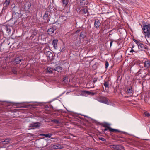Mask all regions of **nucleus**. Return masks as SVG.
Masks as SVG:
<instances>
[{
  "mask_svg": "<svg viewBox=\"0 0 150 150\" xmlns=\"http://www.w3.org/2000/svg\"><path fill=\"white\" fill-rule=\"evenodd\" d=\"M101 125L103 127H105V128L102 131L103 132H105V131L109 130L110 132H120V131L118 129H114L111 128L110 127V124L106 122L103 123L101 124Z\"/></svg>",
  "mask_w": 150,
  "mask_h": 150,
  "instance_id": "obj_1",
  "label": "nucleus"
},
{
  "mask_svg": "<svg viewBox=\"0 0 150 150\" xmlns=\"http://www.w3.org/2000/svg\"><path fill=\"white\" fill-rule=\"evenodd\" d=\"M112 149L116 150H123L124 147L120 145H111L109 146Z\"/></svg>",
  "mask_w": 150,
  "mask_h": 150,
  "instance_id": "obj_2",
  "label": "nucleus"
},
{
  "mask_svg": "<svg viewBox=\"0 0 150 150\" xmlns=\"http://www.w3.org/2000/svg\"><path fill=\"white\" fill-rule=\"evenodd\" d=\"M142 30L145 33L150 32V25H146L143 26Z\"/></svg>",
  "mask_w": 150,
  "mask_h": 150,
  "instance_id": "obj_3",
  "label": "nucleus"
},
{
  "mask_svg": "<svg viewBox=\"0 0 150 150\" xmlns=\"http://www.w3.org/2000/svg\"><path fill=\"white\" fill-rule=\"evenodd\" d=\"M56 30V29L54 27H52L49 29L47 30V33L48 35L53 36L55 34L54 32Z\"/></svg>",
  "mask_w": 150,
  "mask_h": 150,
  "instance_id": "obj_4",
  "label": "nucleus"
},
{
  "mask_svg": "<svg viewBox=\"0 0 150 150\" xmlns=\"http://www.w3.org/2000/svg\"><path fill=\"white\" fill-rule=\"evenodd\" d=\"M99 101L104 104H108V98L105 97H101Z\"/></svg>",
  "mask_w": 150,
  "mask_h": 150,
  "instance_id": "obj_5",
  "label": "nucleus"
},
{
  "mask_svg": "<svg viewBox=\"0 0 150 150\" xmlns=\"http://www.w3.org/2000/svg\"><path fill=\"white\" fill-rule=\"evenodd\" d=\"M10 2V0H6L3 4V9H6L8 7Z\"/></svg>",
  "mask_w": 150,
  "mask_h": 150,
  "instance_id": "obj_6",
  "label": "nucleus"
},
{
  "mask_svg": "<svg viewBox=\"0 0 150 150\" xmlns=\"http://www.w3.org/2000/svg\"><path fill=\"white\" fill-rule=\"evenodd\" d=\"M58 40L57 39H54L52 41V43L53 45V47L55 49H57V43Z\"/></svg>",
  "mask_w": 150,
  "mask_h": 150,
  "instance_id": "obj_7",
  "label": "nucleus"
},
{
  "mask_svg": "<svg viewBox=\"0 0 150 150\" xmlns=\"http://www.w3.org/2000/svg\"><path fill=\"white\" fill-rule=\"evenodd\" d=\"M31 7V4L29 3H26L25 5L24 9L25 11L27 12L30 11V8Z\"/></svg>",
  "mask_w": 150,
  "mask_h": 150,
  "instance_id": "obj_8",
  "label": "nucleus"
},
{
  "mask_svg": "<svg viewBox=\"0 0 150 150\" xmlns=\"http://www.w3.org/2000/svg\"><path fill=\"white\" fill-rule=\"evenodd\" d=\"M40 126V124L39 122H35L30 124V126L33 128H37Z\"/></svg>",
  "mask_w": 150,
  "mask_h": 150,
  "instance_id": "obj_9",
  "label": "nucleus"
},
{
  "mask_svg": "<svg viewBox=\"0 0 150 150\" xmlns=\"http://www.w3.org/2000/svg\"><path fill=\"white\" fill-rule=\"evenodd\" d=\"M23 60L22 58L21 57H18L15 59L14 62L15 63H16V64L19 63L20 62Z\"/></svg>",
  "mask_w": 150,
  "mask_h": 150,
  "instance_id": "obj_10",
  "label": "nucleus"
},
{
  "mask_svg": "<svg viewBox=\"0 0 150 150\" xmlns=\"http://www.w3.org/2000/svg\"><path fill=\"white\" fill-rule=\"evenodd\" d=\"M20 16V14L19 13L17 12H16L14 11L12 17L14 18L17 19Z\"/></svg>",
  "mask_w": 150,
  "mask_h": 150,
  "instance_id": "obj_11",
  "label": "nucleus"
},
{
  "mask_svg": "<svg viewBox=\"0 0 150 150\" xmlns=\"http://www.w3.org/2000/svg\"><path fill=\"white\" fill-rule=\"evenodd\" d=\"M100 25V21L99 20H96L94 23L95 27L96 28H98Z\"/></svg>",
  "mask_w": 150,
  "mask_h": 150,
  "instance_id": "obj_12",
  "label": "nucleus"
},
{
  "mask_svg": "<svg viewBox=\"0 0 150 150\" xmlns=\"http://www.w3.org/2000/svg\"><path fill=\"white\" fill-rule=\"evenodd\" d=\"M82 93L83 94L86 95H93L94 93L92 92H90L89 91H82Z\"/></svg>",
  "mask_w": 150,
  "mask_h": 150,
  "instance_id": "obj_13",
  "label": "nucleus"
},
{
  "mask_svg": "<svg viewBox=\"0 0 150 150\" xmlns=\"http://www.w3.org/2000/svg\"><path fill=\"white\" fill-rule=\"evenodd\" d=\"M133 92L132 87L131 86L130 88H128L127 91V94H132Z\"/></svg>",
  "mask_w": 150,
  "mask_h": 150,
  "instance_id": "obj_14",
  "label": "nucleus"
},
{
  "mask_svg": "<svg viewBox=\"0 0 150 150\" xmlns=\"http://www.w3.org/2000/svg\"><path fill=\"white\" fill-rule=\"evenodd\" d=\"M80 36L83 38H84L86 36V32L85 31H82L80 33Z\"/></svg>",
  "mask_w": 150,
  "mask_h": 150,
  "instance_id": "obj_15",
  "label": "nucleus"
},
{
  "mask_svg": "<svg viewBox=\"0 0 150 150\" xmlns=\"http://www.w3.org/2000/svg\"><path fill=\"white\" fill-rule=\"evenodd\" d=\"M49 14V11H46L44 15L43 16V18L44 20H46Z\"/></svg>",
  "mask_w": 150,
  "mask_h": 150,
  "instance_id": "obj_16",
  "label": "nucleus"
},
{
  "mask_svg": "<svg viewBox=\"0 0 150 150\" xmlns=\"http://www.w3.org/2000/svg\"><path fill=\"white\" fill-rule=\"evenodd\" d=\"M46 55L47 57L50 58L52 56V53L50 51H47L46 52Z\"/></svg>",
  "mask_w": 150,
  "mask_h": 150,
  "instance_id": "obj_17",
  "label": "nucleus"
},
{
  "mask_svg": "<svg viewBox=\"0 0 150 150\" xmlns=\"http://www.w3.org/2000/svg\"><path fill=\"white\" fill-rule=\"evenodd\" d=\"M52 70L53 69L52 68H51L50 67L48 66L46 72L50 74L52 73Z\"/></svg>",
  "mask_w": 150,
  "mask_h": 150,
  "instance_id": "obj_18",
  "label": "nucleus"
},
{
  "mask_svg": "<svg viewBox=\"0 0 150 150\" xmlns=\"http://www.w3.org/2000/svg\"><path fill=\"white\" fill-rule=\"evenodd\" d=\"M55 70L58 72H60L62 70V68L61 66H57L55 68Z\"/></svg>",
  "mask_w": 150,
  "mask_h": 150,
  "instance_id": "obj_19",
  "label": "nucleus"
},
{
  "mask_svg": "<svg viewBox=\"0 0 150 150\" xmlns=\"http://www.w3.org/2000/svg\"><path fill=\"white\" fill-rule=\"evenodd\" d=\"M69 63L67 62V61L66 60H64L63 61H61V64L60 65H68L69 64Z\"/></svg>",
  "mask_w": 150,
  "mask_h": 150,
  "instance_id": "obj_20",
  "label": "nucleus"
},
{
  "mask_svg": "<svg viewBox=\"0 0 150 150\" xmlns=\"http://www.w3.org/2000/svg\"><path fill=\"white\" fill-rule=\"evenodd\" d=\"M69 0H62V3L63 4V5L65 6L68 4Z\"/></svg>",
  "mask_w": 150,
  "mask_h": 150,
  "instance_id": "obj_21",
  "label": "nucleus"
},
{
  "mask_svg": "<svg viewBox=\"0 0 150 150\" xmlns=\"http://www.w3.org/2000/svg\"><path fill=\"white\" fill-rule=\"evenodd\" d=\"M42 135L45 136L46 137H50L52 135V134L51 133H49L45 134H43Z\"/></svg>",
  "mask_w": 150,
  "mask_h": 150,
  "instance_id": "obj_22",
  "label": "nucleus"
},
{
  "mask_svg": "<svg viewBox=\"0 0 150 150\" xmlns=\"http://www.w3.org/2000/svg\"><path fill=\"white\" fill-rule=\"evenodd\" d=\"M63 81L65 83H67L68 82L67 78L66 77H64L63 79Z\"/></svg>",
  "mask_w": 150,
  "mask_h": 150,
  "instance_id": "obj_23",
  "label": "nucleus"
},
{
  "mask_svg": "<svg viewBox=\"0 0 150 150\" xmlns=\"http://www.w3.org/2000/svg\"><path fill=\"white\" fill-rule=\"evenodd\" d=\"M150 65V62H149L147 60L146 61H145L144 62V66H149Z\"/></svg>",
  "mask_w": 150,
  "mask_h": 150,
  "instance_id": "obj_24",
  "label": "nucleus"
},
{
  "mask_svg": "<svg viewBox=\"0 0 150 150\" xmlns=\"http://www.w3.org/2000/svg\"><path fill=\"white\" fill-rule=\"evenodd\" d=\"M57 149H59L62 148L63 146L59 144H56Z\"/></svg>",
  "mask_w": 150,
  "mask_h": 150,
  "instance_id": "obj_25",
  "label": "nucleus"
},
{
  "mask_svg": "<svg viewBox=\"0 0 150 150\" xmlns=\"http://www.w3.org/2000/svg\"><path fill=\"white\" fill-rule=\"evenodd\" d=\"M138 46L139 48H140L142 49H143L144 47V45L142 43H140Z\"/></svg>",
  "mask_w": 150,
  "mask_h": 150,
  "instance_id": "obj_26",
  "label": "nucleus"
},
{
  "mask_svg": "<svg viewBox=\"0 0 150 150\" xmlns=\"http://www.w3.org/2000/svg\"><path fill=\"white\" fill-rule=\"evenodd\" d=\"M11 140V139H6L4 142H5V144H7Z\"/></svg>",
  "mask_w": 150,
  "mask_h": 150,
  "instance_id": "obj_27",
  "label": "nucleus"
},
{
  "mask_svg": "<svg viewBox=\"0 0 150 150\" xmlns=\"http://www.w3.org/2000/svg\"><path fill=\"white\" fill-rule=\"evenodd\" d=\"M144 115L146 117H149L150 116V114L147 112H145L144 114Z\"/></svg>",
  "mask_w": 150,
  "mask_h": 150,
  "instance_id": "obj_28",
  "label": "nucleus"
},
{
  "mask_svg": "<svg viewBox=\"0 0 150 150\" xmlns=\"http://www.w3.org/2000/svg\"><path fill=\"white\" fill-rule=\"evenodd\" d=\"M52 122L57 124H58L59 123V121L57 119L53 120L52 121Z\"/></svg>",
  "mask_w": 150,
  "mask_h": 150,
  "instance_id": "obj_29",
  "label": "nucleus"
},
{
  "mask_svg": "<svg viewBox=\"0 0 150 150\" xmlns=\"http://www.w3.org/2000/svg\"><path fill=\"white\" fill-rule=\"evenodd\" d=\"M99 140H101L103 142L105 141H106V140L105 139L102 137H99Z\"/></svg>",
  "mask_w": 150,
  "mask_h": 150,
  "instance_id": "obj_30",
  "label": "nucleus"
},
{
  "mask_svg": "<svg viewBox=\"0 0 150 150\" xmlns=\"http://www.w3.org/2000/svg\"><path fill=\"white\" fill-rule=\"evenodd\" d=\"M133 41L137 45H138L140 43L139 41L135 39H133Z\"/></svg>",
  "mask_w": 150,
  "mask_h": 150,
  "instance_id": "obj_31",
  "label": "nucleus"
},
{
  "mask_svg": "<svg viewBox=\"0 0 150 150\" xmlns=\"http://www.w3.org/2000/svg\"><path fill=\"white\" fill-rule=\"evenodd\" d=\"M12 71L14 74H16L17 73V71L15 68H14L13 69Z\"/></svg>",
  "mask_w": 150,
  "mask_h": 150,
  "instance_id": "obj_32",
  "label": "nucleus"
},
{
  "mask_svg": "<svg viewBox=\"0 0 150 150\" xmlns=\"http://www.w3.org/2000/svg\"><path fill=\"white\" fill-rule=\"evenodd\" d=\"M52 148L53 149H57V148L56 145V144L55 145H53L52 146Z\"/></svg>",
  "mask_w": 150,
  "mask_h": 150,
  "instance_id": "obj_33",
  "label": "nucleus"
},
{
  "mask_svg": "<svg viewBox=\"0 0 150 150\" xmlns=\"http://www.w3.org/2000/svg\"><path fill=\"white\" fill-rule=\"evenodd\" d=\"M104 85L106 87H108L109 86V85L107 82H105L104 83Z\"/></svg>",
  "mask_w": 150,
  "mask_h": 150,
  "instance_id": "obj_34",
  "label": "nucleus"
},
{
  "mask_svg": "<svg viewBox=\"0 0 150 150\" xmlns=\"http://www.w3.org/2000/svg\"><path fill=\"white\" fill-rule=\"evenodd\" d=\"M114 42V40L113 39H111L110 40V47H111L112 45V43Z\"/></svg>",
  "mask_w": 150,
  "mask_h": 150,
  "instance_id": "obj_35",
  "label": "nucleus"
},
{
  "mask_svg": "<svg viewBox=\"0 0 150 150\" xmlns=\"http://www.w3.org/2000/svg\"><path fill=\"white\" fill-rule=\"evenodd\" d=\"M88 12V10L87 9H83L84 14H86Z\"/></svg>",
  "mask_w": 150,
  "mask_h": 150,
  "instance_id": "obj_36",
  "label": "nucleus"
},
{
  "mask_svg": "<svg viewBox=\"0 0 150 150\" xmlns=\"http://www.w3.org/2000/svg\"><path fill=\"white\" fill-rule=\"evenodd\" d=\"M37 34V33L36 32H34L31 35V37H34V36L35 35Z\"/></svg>",
  "mask_w": 150,
  "mask_h": 150,
  "instance_id": "obj_37",
  "label": "nucleus"
},
{
  "mask_svg": "<svg viewBox=\"0 0 150 150\" xmlns=\"http://www.w3.org/2000/svg\"><path fill=\"white\" fill-rule=\"evenodd\" d=\"M147 33V34L146 35V36L147 37L149 38H150V32H149Z\"/></svg>",
  "mask_w": 150,
  "mask_h": 150,
  "instance_id": "obj_38",
  "label": "nucleus"
},
{
  "mask_svg": "<svg viewBox=\"0 0 150 150\" xmlns=\"http://www.w3.org/2000/svg\"><path fill=\"white\" fill-rule=\"evenodd\" d=\"M11 29H10V28H8V27L7 28V31H8V33H9V32H11Z\"/></svg>",
  "mask_w": 150,
  "mask_h": 150,
  "instance_id": "obj_39",
  "label": "nucleus"
},
{
  "mask_svg": "<svg viewBox=\"0 0 150 150\" xmlns=\"http://www.w3.org/2000/svg\"><path fill=\"white\" fill-rule=\"evenodd\" d=\"M86 150H94L92 148H87L86 149Z\"/></svg>",
  "mask_w": 150,
  "mask_h": 150,
  "instance_id": "obj_40",
  "label": "nucleus"
},
{
  "mask_svg": "<svg viewBox=\"0 0 150 150\" xmlns=\"http://www.w3.org/2000/svg\"><path fill=\"white\" fill-rule=\"evenodd\" d=\"M109 64L108 62L106 61L105 62V66H108Z\"/></svg>",
  "mask_w": 150,
  "mask_h": 150,
  "instance_id": "obj_41",
  "label": "nucleus"
},
{
  "mask_svg": "<svg viewBox=\"0 0 150 150\" xmlns=\"http://www.w3.org/2000/svg\"><path fill=\"white\" fill-rule=\"evenodd\" d=\"M85 1L84 0H83L82 1H81L80 3H85Z\"/></svg>",
  "mask_w": 150,
  "mask_h": 150,
  "instance_id": "obj_42",
  "label": "nucleus"
},
{
  "mask_svg": "<svg viewBox=\"0 0 150 150\" xmlns=\"http://www.w3.org/2000/svg\"><path fill=\"white\" fill-rule=\"evenodd\" d=\"M134 52V50H133V49H132L130 51V52Z\"/></svg>",
  "mask_w": 150,
  "mask_h": 150,
  "instance_id": "obj_43",
  "label": "nucleus"
},
{
  "mask_svg": "<svg viewBox=\"0 0 150 150\" xmlns=\"http://www.w3.org/2000/svg\"><path fill=\"white\" fill-rule=\"evenodd\" d=\"M97 81V80H94V81H93V83H95V82L96 81Z\"/></svg>",
  "mask_w": 150,
  "mask_h": 150,
  "instance_id": "obj_44",
  "label": "nucleus"
},
{
  "mask_svg": "<svg viewBox=\"0 0 150 150\" xmlns=\"http://www.w3.org/2000/svg\"><path fill=\"white\" fill-rule=\"evenodd\" d=\"M93 62H94V60H92L91 62H90V64H91V63H93Z\"/></svg>",
  "mask_w": 150,
  "mask_h": 150,
  "instance_id": "obj_45",
  "label": "nucleus"
},
{
  "mask_svg": "<svg viewBox=\"0 0 150 150\" xmlns=\"http://www.w3.org/2000/svg\"><path fill=\"white\" fill-rule=\"evenodd\" d=\"M79 32V30H77V31H76V32H77V33H78V32Z\"/></svg>",
  "mask_w": 150,
  "mask_h": 150,
  "instance_id": "obj_46",
  "label": "nucleus"
},
{
  "mask_svg": "<svg viewBox=\"0 0 150 150\" xmlns=\"http://www.w3.org/2000/svg\"><path fill=\"white\" fill-rule=\"evenodd\" d=\"M108 66H105V68L106 69H107V67H108Z\"/></svg>",
  "mask_w": 150,
  "mask_h": 150,
  "instance_id": "obj_47",
  "label": "nucleus"
},
{
  "mask_svg": "<svg viewBox=\"0 0 150 150\" xmlns=\"http://www.w3.org/2000/svg\"><path fill=\"white\" fill-rule=\"evenodd\" d=\"M134 47V46H132V48H133Z\"/></svg>",
  "mask_w": 150,
  "mask_h": 150,
  "instance_id": "obj_48",
  "label": "nucleus"
}]
</instances>
